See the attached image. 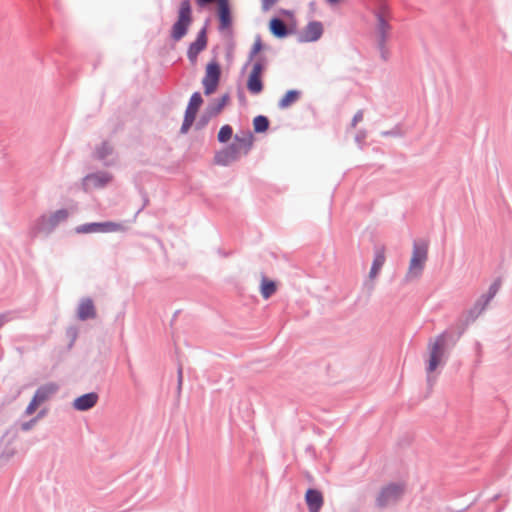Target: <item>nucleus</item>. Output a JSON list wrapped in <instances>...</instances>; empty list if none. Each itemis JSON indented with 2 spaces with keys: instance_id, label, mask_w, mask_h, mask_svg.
I'll use <instances>...</instances> for the list:
<instances>
[{
  "instance_id": "obj_1",
  "label": "nucleus",
  "mask_w": 512,
  "mask_h": 512,
  "mask_svg": "<svg viewBox=\"0 0 512 512\" xmlns=\"http://www.w3.org/2000/svg\"><path fill=\"white\" fill-rule=\"evenodd\" d=\"M192 21L193 16L190 0H182L178 8L177 20L173 23L170 30V38L174 42H178L184 38L189 31Z\"/></svg>"
},
{
  "instance_id": "obj_2",
  "label": "nucleus",
  "mask_w": 512,
  "mask_h": 512,
  "mask_svg": "<svg viewBox=\"0 0 512 512\" xmlns=\"http://www.w3.org/2000/svg\"><path fill=\"white\" fill-rule=\"evenodd\" d=\"M446 349V337L441 334L428 343V360H427V373L428 381L430 382L431 374L444 363Z\"/></svg>"
},
{
  "instance_id": "obj_3",
  "label": "nucleus",
  "mask_w": 512,
  "mask_h": 512,
  "mask_svg": "<svg viewBox=\"0 0 512 512\" xmlns=\"http://www.w3.org/2000/svg\"><path fill=\"white\" fill-rule=\"evenodd\" d=\"M221 74V65L215 56L206 64L205 75L202 79L203 90L206 96L213 94L217 90Z\"/></svg>"
},
{
  "instance_id": "obj_4",
  "label": "nucleus",
  "mask_w": 512,
  "mask_h": 512,
  "mask_svg": "<svg viewBox=\"0 0 512 512\" xmlns=\"http://www.w3.org/2000/svg\"><path fill=\"white\" fill-rule=\"evenodd\" d=\"M405 492L404 483H390L385 485L379 491L376 497V504L380 508H384L390 504L396 503Z\"/></svg>"
},
{
  "instance_id": "obj_5",
  "label": "nucleus",
  "mask_w": 512,
  "mask_h": 512,
  "mask_svg": "<svg viewBox=\"0 0 512 512\" xmlns=\"http://www.w3.org/2000/svg\"><path fill=\"white\" fill-rule=\"evenodd\" d=\"M124 230L125 226L122 223L113 221L89 222L79 225L75 228V231L78 234L112 233Z\"/></svg>"
},
{
  "instance_id": "obj_6",
  "label": "nucleus",
  "mask_w": 512,
  "mask_h": 512,
  "mask_svg": "<svg viewBox=\"0 0 512 512\" xmlns=\"http://www.w3.org/2000/svg\"><path fill=\"white\" fill-rule=\"evenodd\" d=\"M385 8L386 6L383 4L381 9L373 11V15L376 18L375 32L377 36V43H379L381 47H383V43H387L392 30V26L386 19L383 12Z\"/></svg>"
},
{
  "instance_id": "obj_7",
  "label": "nucleus",
  "mask_w": 512,
  "mask_h": 512,
  "mask_svg": "<svg viewBox=\"0 0 512 512\" xmlns=\"http://www.w3.org/2000/svg\"><path fill=\"white\" fill-rule=\"evenodd\" d=\"M324 33L322 22L312 20L298 33L299 43H308L318 41Z\"/></svg>"
},
{
  "instance_id": "obj_8",
  "label": "nucleus",
  "mask_w": 512,
  "mask_h": 512,
  "mask_svg": "<svg viewBox=\"0 0 512 512\" xmlns=\"http://www.w3.org/2000/svg\"><path fill=\"white\" fill-rule=\"evenodd\" d=\"M216 16L219 22V30H230L233 23L232 10L229 0H216Z\"/></svg>"
},
{
  "instance_id": "obj_9",
  "label": "nucleus",
  "mask_w": 512,
  "mask_h": 512,
  "mask_svg": "<svg viewBox=\"0 0 512 512\" xmlns=\"http://www.w3.org/2000/svg\"><path fill=\"white\" fill-rule=\"evenodd\" d=\"M269 31L270 33L278 39H284L289 35H292L296 32L295 24H286L285 21L278 17L273 16L269 21Z\"/></svg>"
},
{
  "instance_id": "obj_10",
  "label": "nucleus",
  "mask_w": 512,
  "mask_h": 512,
  "mask_svg": "<svg viewBox=\"0 0 512 512\" xmlns=\"http://www.w3.org/2000/svg\"><path fill=\"white\" fill-rule=\"evenodd\" d=\"M111 179L112 176L108 172L90 173L83 178V186L85 190H87L90 185L94 188H103Z\"/></svg>"
},
{
  "instance_id": "obj_11",
  "label": "nucleus",
  "mask_w": 512,
  "mask_h": 512,
  "mask_svg": "<svg viewBox=\"0 0 512 512\" xmlns=\"http://www.w3.org/2000/svg\"><path fill=\"white\" fill-rule=\"evenodd\" d=\"M207 26L208 20L205 22L204 26L198 31L196 39L189 44L187 50L191 51V54H200L203 50L206 49L208 44Z\"/></svg>"
},
{
  "instance_id": "obj_12",
  "label": "nucleus",
  "mask_w": 512,
  "mask_h": 512,
  "mask_svg": "<svg viewBox=\"0 0 512 512\" xmlns=\"http://www.w3.org/2000/svg\"><path fill=\"white\" fill-rule=\"evenodd\" d=\"M305 501L308 506L309 512H320L324 498L322 493L316 489H308L305 494Z\"/></svg>"
},
{
  "instance_id": "obj_13",
  "label": "nucleus",
  "mask_w": 512,
  "mask_h": 512,
  "mask_svg": "<svg viewBox=\"0 0 512 512\" xmlns=\"http://www.w3.org/2000/svg\"><path fill=\"white\" fill-rule=\"evenodd\" d=\"M97 401L98 395L91 392L76 398L73 402V407L78 411H86L94 407Z\"/></svg>"
},
{
  "instance_id": "obj_14",
  "label": "nucleus",
  "mask_w": 512,
  "mask_h": 512,
  "mask_svg": "<svg viewBox=\"0 0 512 512\" xmlns=\"http://www.w3.org/2000/svg\"><path fill=\"white\" fill-rule=\"evenodd\" d=\"M77 315L78 318L83 321L96 317V309L92 299L84 298L80 301L77 309Z\"/></svg>"
},
{
  "instance_id": "obj_15",
  "label": "nucleus",
  "mask_w": 512,
  "mask_h": 512,
  "mask_svg": "<svg viewBox=\"0 0 512 512\" xmlns=\"http://www.w3.org/2000/svg\"><path fill=\"white\" fill-rule=\"evenodd\" d=\"M262 75L263 74L258 73L256 71H253V70L250 71L248 78H247L246 87H247V90L252 95H258L263 91L264 84H263V80H262Z\"/></svg>"
},
{
  "instance_id": "obj_16",
  "label": "nucleus",
  "mask_w": 512,
  "mask_h": 512,
  "mask_svg": "<svg viewBox=\"0 0 512 512\" xmlns=\"http://www.w3.org/2000/svg\"><path fill=\"white\" fill-rule=\"evenodd\" d=\"M230 100L229 93H225L219 98L211 100L205 109L210 113L211 116L215 117L225 108Z\"/></svg>"
},
{
  "instance_id": "obj_17",
  "label": "nucleus",
  "mask_w": 512,
  "mask_h": 512,
  "mask_svg": "<svg viewBox=\"0 0 512 512\" xmlns=\"http://www.w3.org/2000/svg\"><path fill=\"white\" fill-rule=\"evenodd\" d=\"M203 98L199 91H195L192 93L188 105L186 107L184 115H187L189 117H192L196 120L197 113L199 111V108L203 104Z\"/></svg>"
},
{
  "instance_id": "obj_18",
  "label": "nucleus",
  "mask_w": 512,
  "mask_h": 512,
  "mask_svg": "<svg viewBox=\"0 0 512 512\" xmlns=\"http://www.w3.org/2000/svg\"><path fill=\"white\" fill-rule=\"evenodd\" d=\"M302 95V92L298 89H289L278 101V108L283 110L289 108L291 105L296 103Z\"/></svg>"
},
{
  "instance_id": "obj_19",
  "label": "nucleus",
  "mask_w": 512,
  "mask_h": 512,
  "mask_svg": "<svg viewBox=\"0 0 512 512\" xmlns=\"http://www.w3.org/2000/svg\"><path fill=\"white\" fill-rule=\"evenodd\" d=\"M269 47L265 45L262 41L261 35L257 34L254 40V43L249 51L248 60L242 67V72H244L247 67L251 64V62L255 59L257 55H260V52L268 49Z\"/></svg>"
},
{
  "instance_id": "obj_20",
  "label": "nucleus",
  "mask_w": 512,
  "mask_h": 512,
  "mask_svg": "<svg viewBox=\"0 0 512 512\" xmlns=\"http://www.w3.org/2000/svg\"><path fill=\"white\" fill-rule=\"evenodd\" d=\"M425 267V258H411L408 271L406 274L407 280H414L422 274Z\"/></svg>"
},
{
  "instance_id": "obj_21",
  "label": "nucleus",
  "mask_w": 512,
  "mask_h": 512,
  "mask_svg": "<svg viewBox=\"0 0 512 512\" xmlns=\"http://www.w3.org/2000/svg\"><path fill=\"white\" fill-rule=\"evenodd\" d=\"M278 285L264 274L260 275V293L264 299L270 298L276 291Z\"/></svg>"
},
{
  "instance_id": "obj_22",
  "label": "nucleus",
  "mask_w": 512,
  "mask_h": 512,
  "mask_svg": "<svg viewBox=\"0 0 512 512\" xmlns=\"http://www.w3.org/2000/svg\"><path fill=\"white\" fill-rule=\"evenodd\" d=\"M112 153L113 147L110 145L108 141H103L99 146L95 148L93 152V158L103 162L104 165H109L106 159Z\"/></svg>"
},
{
  "instance_id": "obj_23",
  "label": "nucleus",
  "mask_w": 512,
  "mask_h": 512,
  "mask_svg": "<svg viewBox=\"0 0 512 512\" xmlns=\"http://www.w3.org/2000/svg\"><path fill=\"white\" fill-rule=\"evenodd\" d=\"M58 390V387L56 384L49 383L46 385L41 386L36 391L35 395L33 396L40 404L47 401L53 394L56 393Z\"/></svg>"
},
{
  "instance_id": "obj_24",
  "label": "nucleus",
  "mask_w": 512,
  "mask_h": 512,
  "mask_svg": "<svg viewBox=\"0 0 512 512\" xmlns=\"http://www.w3.org/2000/svg\"><path fill=\"white\" fill-rule=\"evenodd\" d=\"M242 133L243 136L236 134L233 139L240 145V149L244 150V154H247L253 146V134L249 130Z\"/></svg>"
},
{
  "instance_id": "obj_25",
  "label": "nucleus",
  "mask_w": 512,
  "mask_h": 512,
  "mask_svg": "<svg viewBox=\"0 0 512 512\" xmlns=\"http://www.w3.org/2000/svg\"><path fill=\"white\" fill-rule=\"evenodd\" d=\"M49 219V216L41 215L37 221L35 222L33 226V234L37 235L39 233H45L48 234L52 232L55 227H50V222H47Z\"/></svg>"
},
{
  "instance_id": "obj_26",
  "label": "nucleus",
  "mask_w": 512,
  "mask_h": 512,
  "mask_svg": "<svg viewBox=\"0 0 512 512\" xmlns=\"http://www.w3.org/2000/svg\"><path fill=\"white\" fill-rule=\"evenodd\" d=\"M252 124L254 133L261 134L268 131L270 127V120L265 115H257L253 118Z\"/></svg>"
},
{
  "instance_id": "obj_27",
  "label": "nucleus",
  "mask_w": 512,
  "mask_h": 512,
  "mask_svg": "<svg viewBox=\"0 0 512 512\" xmlns=\"http://www.w3.org/2000/svg\"><path fill=\"white\" fill-rule=\"evenodd\" d=\"M234 161L236 158L225 147L215 153L214 162L217 165L228 166Z\"/></svg>"
},
{
  "instance_id": "obj_28",
  "label": "nucleus",
  "mask_w": 512,
  "mask_h": 512,
  "mask_svg": "<svg viewBox=\"0 0 512 512\" xmlns=\"http://www.w3.org/2000/svg\"><path fill=\"white\" fill-rule=\"evenodd\" d=\"M428 242L424 238L415 239L413 241V251L411 256H427Z\"/></svg>"
},
{
  "instance_id": "obj_29",
  "label": "nucleus",
  "mask_w": 512,
  "mask_h": 512,
  "mask_svg": "<svg viewBox=\"0 0 512 512\" xmlns=\"http://www.w3.org/2000/svg\"><path fill=\"white\" fill-rule=\"evenodd\" d=\"M68 216H69L68 210L65 208H61V209L55 211L54 213H52L49 216V219L47 222L52 223V224H50V227H56L61 221L66 220L68 218Z\"/></svg>"
},
{
  "instance_id": "obj_30",
  "label": "nucleus",
  "mask_w": 512,
  "mask_h": 512,
  "mask_svg": "<svg viewBox=\"0 0 512 512\" xmlns=\"http://www.w3.org/2000/svg\"><path fill=\"white\" fill-rule=\"evenodd\" d=\"M233 137V128L229 124H225L221 126L218 135L217 140L218 142L224 144L227 143L231 138Z\"/></svg>"
},
{
  "instance_id": "obj_31",
  "label": "nucleus",
  "mask_w": 512,
  "mask_h": 512,
  "mask_svg": "<svg viewBox=\"0 0 512 512\" xmlns=\"http://www.w3.org/2000/svg\"><path fill=\"white\" fill-rule=\"evenodd\" d=\"M255 58L256 59H255V61L252 64V69L251 70L263 74L264 71L266 70V66L268 64V59L263 54L257 55Z\"/></svg>"
},
{
  "instance_id": "obj_32",
  "label": "nucleus",
  "mask_w": 512,
  "mask_h": 512,
  "mask_svg": "<svg viewBox=\"0 0 512 512\" xmlns=\"http://www.w3.org/2000/svg\"><path fill=\"white\" fill-rule=\"evenodd\" d=\"M212 118H213V116H211L210 113L206 109H204L203 112L201 113L200 117L198 118V120L195 123V129L196 130L204 129L208 125V123L210 122V120Z\"/></svg>"
},
{
  "instance_id": "obj_33",
  "label": "nucleus",
  "mask_w": 512,
  "mask_h": 512,
  "mask_svg": "<svg viewBox=\"0 0 512 512\" xmlns=\"http://www.w3.org/2000/svg\"><path fill=\"white\" fill-rule=\"evenodd\" d=\"M384 264V258H375L369 272V278L375 279Z\"/></svg>"
},
{
  "instance_id": "obj_34",
  "label": "nucleus",
  "mask_w": 512,
  "mask_h": 512,
  "mask_svg": "<svg viewBox=\"0 0 512 512\" xmlns=\"http://www.w3.org/2000/svg\"><path fill=\"white\" fill-rule=\"evenodd\" d=\"M194 122H195V119H193L192 117H189L187 115H184L183 122L180 127V133L181 134L188 133V131L190 130V128L192 127Z\"/></svg>"
},
{
  "instance_id": "obj_35",
  "label": "nucleus",
  "mask_w": 512,
  "mask_h": 512,
  "mask_svg": "<svg viewBox=\"0 0 512 512\" xmlns=\"http://www.w3.org/2000/svg\"><path fill=\"white\" fill-rule=\"evenodd\" d=\"M233 157L236 158V160L239 159L240 157V145L238 143L235 142V140L233 139L232 143L228 144L226 147H225Z\"/></svg>"
},
{
  "instance_id": "obj_36",
  "label": "nucleus",
  "mask_w": 512,
  "mask_h": 512,
  "mask_svg": "<svg viewBox=\"0 0 512 512\" xmlns=\"http://www.w3.org/2000/svg\"><path fill=\"white\" fill-rule=\"evenodd\" d=\"M500 289V282L496 281L494 282L490 287H489V290H488V293H487V297H486V301H485V304H488L489 301L498 293Z\"/></svg>"
},
{
  "instance_id": "obj_37",
  "label": "nucleus",
  "mask_w": 512,
  "mask_h": 512,
  "mask_svg": "<svg viewBox=\"0 0 512 512\" xmlns=\"http://www.w3.org/2000/svg\"><path fill=\"white\" fill-rule=\"evenodd\" d=\"M500 289V282L496 281L494 282L490 287H489V290H488V293H487V297H486V301H485V304H488L489 301L498 293Z\"/></svg>"
},
{
  "instance_id": "obj_38",
  "label": "nucleus",
  "mask_w": 512,
  "mask_h": 512,
  "mask_svg": "<svg viewBox=\"0 0 512 512\" xmlns=\"http://www.w3.org/2000/svg\"><path fill=\"white\" fill-rule=\"evenodd\" d=\"M381 135L384 137H389V136L401 137V136H403V133H402L400 127L397 125V126L393 127L391 130L383 131L381 133Z\"/></svg>"
},
{
  "instance_id": "obj_39",
  "label": "nucleus",
  "mask_w": 512,
  "mask_h": 512,
  "mask_svg": "<svg viewBox=\"0 0 512 512\" xmlns=\"http://www.w3.org/2000/svg\"><path fill=\"white\" fill-rule=\"evenodd\" d=\"M40 402H38L34 397L32 398L31 402L29 403V405L27 406L26 408V411L25 413L27 415H32L36 409L40 406Z\"/></svg>"
},
{
  "instance_id": "obj_40",
  "label": "nucleus",
  "mask_w": 512,
  "mask_h": 512,
  "mask_svg": "<svg viewBox=\"0 0 512 512\" xmlns=\"http://www.w3.org/2000/svg\"><path fill=\"white\" fill-rule=\"evenodd\" d=\"M377 49L380 52L382 60L387 61L389 57V51L387 49V43H383V47L379 43H376Z\"/></svg>"
},
{
  "instance_id": "obj_41",
  "label": "nucleus",
  "mask_w": 512,
  "mask_h": 512,
  "mask_svg": "<svg viewBox=\"0 0 512 512\" xmlns=\"http://www.w3.org/2000/svg\"><path fill=\"white\" fill-rule=\"evenodd\" d=\"M363 120V111L362 110H358L353 118H352V121H351V127H356V125L358 124V122L362 121Z\"/></svg>"
},
{
  "instance_id": "obj_42",
  "label": "nucleus",
  "mask_w": 512,
  "mask_h": 512,
  "mask_svg": "<svg viewBox=\"0 0 512 512\" xmlns=\"http://www.w3.org/2000/svg\"><path fill=\"white\" fill-rule=\"evenodd\" d=\"M277 2V0H261V3H262V9L264 11H267L269 10L275 3Z\"/></svg>"
},
{
  "instance_id": "obj_43",
  "label": "nucleus",
  "mask_w": 512,
  "mask_h": 512,
  "mask_svg": "<svg viewBox=\"0 0 512 512\" xmlns=\"http://www.w3.org/2000/svg\"><path fill=\"white\" fill-rule=\"evenodd\" d=\"M198 55L197 53L191 54V51L187 50V58L192 65L196 64Z\"/></svg>"
},
{
  "instance_id": "obj_44",
  "label": "nucleus",
  "mask_w": 512,
  "mask_h": 512,
  "mask_svg": "<svg viewBox=\"0 0 512 512\" xmlns=\"http://www.w3.org/2000/svg\"><path fill=\"white\" fill-rule=\"evenodd\" d=\"M140 192H141V194H142V196H143V201H144V202H143V205L138 209L137 214H138L139 212H141V211L145 208V206L148 204V202H149V199H148L147 193H146V192H144L143 190H141Z\"/></svg>"
},
{
  "instance_id": "obj_45",
  "label": "nucleus",
  "mask_w": 512,
  "mask_h": 512,
  "mask_svg": "<svg viewBox=\"0 0 512 512\" xmlns=\"http://www.w3.org/2000/svg\"><path fill=\"white\" fill-rule=\"evenodd\" d=\"M385 250L384 247H377L374 252V256L380 257L384 256Z\"/></svg>"
},
{
  "instance_id": "obj_46",
  "label": "nucleus",
  "mask_w": 512,
  "mask_h": 512,
  "mask_svg": "<svg viewBox=\"0 0 512 512\" xmlns=\"http://www.w3.org/2000/svg\"><path fill=\"white\" fill-rule=\"evenodd\" d=\"M364 138H365V133H364V132H360V133H358V134L356 135V137H355V141H356L357 143H359V144H360V143H362V141L364 140Z\"/></svg>"
},
{
  "instance_id": "obj_47",
  "label": "nucleus",
  "mask_w": 512,
  "mask_h": 512,
  "mask_svg": "<svg viewBox=\"0 0 512 512\" xmlns=\"http://www.w3.org/2000/svg\"><path fill=\"white\" fill-rule=\"evenodd\" d=\"M34 2V5H38L39 6V9L40 11L42 12L43 11V6H42V3H41V0H32ZM34 9H37V6H34Z\"/></svg>"
},
{
  "instance_id": "obj_48",
  "label": "nucleus",
  "mask_w": 512,
  "mask_h": 512,
  "mask_svg": "<svg viewBox=\"0 0 512 512\" xmlns=\"http://www.w3.org/2000/svg\"><path fill=\"white\" fill-rule=\"evenodd\" d=\"M6 322L5 315H0V328L3 326V324Z\"/></svg>"
},
{
  "instance_id": "obj_49",
  "label": "nucleus",
  "mask_w": 512,
  "mask_h": 512,
  "mask_svg": "<svg viewBox=\"0 0 512 512\" xmlns=\"http://www.w3.org/2000/svg\"><path fill=\"white\" fill-rule=\"evenodd\" d=\"M341 0H326L327 3H329L330 5H335V4H338Z\"/></svg>"
},
{
  "instance_id": "obj_50",
  "label": "nucleus",
  "mask_w": 512,
  "mask_h": 512,
  "mask_svg": "<svg viewBox=\"0 0 512 512\" xmlns=\"http://www.w3.org/2000/svg\"><path fill=\"white\" fill-rule=\"evenodd\" d=\"M29 428V424H24L23 429L27 430Z\"/></svg>"
},
{
  "instance_id": "obj_51",
  "label": "nucleus",
  "mask_w": 512,
  "mask_h": 512,
  "mask_svg": "<svg viewBox=\"0 0 512 512\" xmlns=\"http://www.w3.org/2000/svg\"><path fill=\"white\" fill-rule=\"evenodd\" d=\"M222 256H229L228 253L223 252Z\"/></svg>"
}]
</instances>
